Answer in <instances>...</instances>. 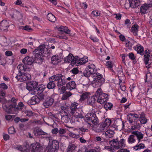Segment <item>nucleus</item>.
Listing matches in <instances>:
<instances>
[{"label": "nucleus", "mask_w": 152, "mask_h": 152, "mask_svg": "<svg viewBox=\"0 0 152 152\" xmlns=\"http://www.w3.org/2000/svg\"><path fill=\"white\" fill-rule=\"evenodd\" d=\"M74 56L71 53H70L67 56L64 58L65 62L71 63V61L73 60Z\"/></svg>", "instance_id": "nucleus-34"}, {"label": "nucleus", "mask_w": 152, "mask_h": 152, "mask_svg": "<svg viewBox=\"0 0 152 152\" xmlns=\"http://www.w3.org/2000/svg\"><path fill=\"white\" fill-rule=\"evenodd\" d=\"M35 98L34 96L31 98L29 100L28 102V104L29 105H34L35 104Z\"/></svg>", "instance_id": "nucleus-54"}, {"label": "nucleus", "mask_w": 152, "mask_h": 152, "mask_svg": "<svg viewBox=\"0 0 152 152\" xmlns=\"http://www.w3.org/2000/svg\"><path fill=\"white\" fill-rule=\"evenodd\" d=\"M2 39L3 40L2 45L4 46H7L9 44V41H7L6 38L4 37H2Z\"/></svg>", "instance_id": "nucleus-52"}, {"label": "nucleus", "mask_w": 152, "mask_h": 152, "mask_svg": "<svg viewBox=\"0 0 152 152\" xmlns=\"http://www.w3.org/2000/svg\"><path fill=\"white\" fill-rule=\"evenodd\" d=\"M76 147V145L73 142H69L66 149L67 152H74Z\"/></svg>", "instance_id": "nucleus-17"}, {"label": "nucleus", "mask_w": 152, "mask_h": 152, "mask_svg": "<svg viewBox=\"0 0 152 152\" xmlns=\"http://www.w3.org/2000/svg\"><path fill=\"white\" fill-rule=\"evenodd\" d=\"M66 86L67 89L71 91L75 88L76 84L75 81H71L67 83Z\"/></svg>", "instance_id": "nucleus-21"}, {"label": "nucleus", "mask_w": 152, "mask_h": 152, "mask_svg": "<svg viewBox=\"0 0 152 152\" xmlns=\"http://www.w3.org/2000/svg\"><path fill=\"white\" fill-rule=\"evenodd\" d=\"M78 105V104L77 103H74L72 104L71 105L70 110H69L68 111L69 112H71L77 111Z\"/></svg>", "instance_id": "nucleus-37"}, {"label": "nucleus", "mask_w": 152, "mask_h": 152, "mask_svg": "<svg viewBox=\"0 0 152 152\" xmlns=\"http://www.w3.org/2000/svg\"><path fill=\"white\" fill-rule=\"evenodd\" d=\"M129 58L132 60H134L135 59L134 55L132 53H129Z\"/></svg>", "instance_id": "nucleus-64"}, {"label": "nucleus", "mask_w": 152, "mask_h": 152, "mask_svg": "<svg viewBox=\"0 0 152 152\" xmlns=\"http://www.w3.org/2000/svg\"><path fill=\"white\" fill-rule=\"evenodd\" d=\"M26 88L31 92L38 85V83L35 81H31L27 83Z\"/></svg>", "instance_id": "nucleus-9"}, {"label": "nucleus", "mask_w": 152, "mask_h": 152, "mask_svg": "<svg viewBox=\"0 0 152 152\" xmlns=\"http://www.w3.org/2000/svg\"><path fill=\"white\" fill-rule=\"evenodd\" d=\"M23 106V104L21 102H20L17 105V104H14L13 106V107H14V109L16 110L17 111L21 110Z\"/></svg>", "instance_id": "nucleus-38"}, {"label": "nucleus", "mask_w": 152, "mask_h": 152, "mask_svg": "<svg viewBox=\"0 0 152 152\" xmlns=\"http://www.w3.org/2000/svg\"><path fill=\"white\" fill-rule=\"evenodd\" d=\"M86 69L88 70V72H90L92 74L96 73L97 71V69L96 68L95 65L93 64H90Z\"/></svg>", "instance_id": "nucleus-25"}, {"label": "nucleus", "mask_w": 152, "mask_h": 152, "mask_svg": "<svg viewBox=\"0 0 152 152\" xmlns=\"http://www.w3.org/2000/svg\"><path fill=\"white\" fill-rule=\"evenodd\" d=\"M23 61L25 64L31 65L34 62V61L32 58L27 56L24 58Z\"/></svg>", "instance_id": "nucleus-19"}, {"label": "nucleus", "mask_w": 152, "mask_h": 152, "mask_svg": "<svg viewBox=\"0 0 152 152\" xmlns=\"http://www.w3.org/2000/svg\"><path fill=\"white\" fill-rule=\"evenodd\" d=\"M118 142V140L117 139H113L110 141L109 144L112 146L114 147L115 148L117 149Z\"/></svg>", "instance_id": "nucleus-41"}, {"label": "nucleus", "mask_w": 152, "mask_h": 152, "mask_svg": "<svg viewBox=\"0 0 152 152\" xmlns=\"http://www.w3.org/2000/svg\"><path fill=\"white\" fill-rule=\"evenodd\" d=\"M33 132L34 135L36 136L48 135L47 133L44 132L41 129L38 127L34 128Z\"/></svg>", "instance_id": "nucleus-13"}, {"label": "nucleus", "mask_w": 152, "mask_h": 152, "mask_svg": "<svg viewBox=\"0 0 152 152\" xmlns=\"http://www.w3.org/2000/svg\"><path fill=\"white\" fill-rule=\"evenodd\" d=\"M113 107V104L109 102L106 103L104 105V108L106 110L108 109L110 110Z\"/></svg>", "instance_id": "nucleus-49"}, {"label": "nucleus", "mask_w": 152, "mask_h": 152, "mask_svg": "<svg viewBox=\"0 0 152 152\" xmlns=\"http://www.w3.org/2000/svg\"><path fill=\"white\" fill-rule=\"evenodd\" d=\"M135 43V42L132 40L131 41L128 42H126V47H128L129 49H132V46Z\"/></svg>", "instance_id": "nucleus-45"}, {"label": "nucleus", "mask_w": 152, "mask_h": 152, "mask_svg": "<svg viewBox=\"0 0 152 152\" xmlns=\"http://www.w3.org/2000/svg\"><path fill=\"white\" fill-rule=\"evenodd\" d=\"M50 82L48 83L47 87L49 89H51L54 88L56 87L55 84L54 82L55 81L53 80L52 79V77L50 79Z\"/></svg>", "instance_id": "nucleus-29"}, {"label": "nucleus", "mask_w": 152, "mask_h": 152, "mask_svg": "<svg viewBox=\"0 0 152 152\" xmlns=\"http://www.w3.org/2000/svg\"><path fill=\"white\" fill-rule=\"evenodd\" d=\"M59 148L58 142L53 140L50 141L48 146L46 148V152H56Z\"/></svg>", "instance_id": "nucleus-6"}, {"label": "nucleus", "mask_w": 152, "mask_h": 152, "mask_svg": "<svg viewBox=\"0 0 152 152\" xmlns=\"http://www.w3.org/2000/svg\"><path fill=\"white\" fill-rule=\"evenodd\" d=\"M140 121L141 123L143 124H146L147 122V119L145 116L144 114L142 113L140 115Z\"/></svg>", "instance_id": "nucleus-36"}, {"label": "nucleus", "mask_w": 152, "mask_h": 152, "mask_svg": "<svg viewBox=\"0 0 152 152\" xmlns=\"http://www.w3.org/2000/svg\"><path fill=\"white\" fill-rule=\"evenodd\" d=\"M135 137L133 135H130L128 138V142L129 143H132L134 142L135 141Z\"/></svg>", "instance_id": "nucleus-42"}, {"label": "nucleus", "mask_w": 152, "mask_h": 152, "mask_svg": "<svg viewBox=\"0 0 152 152\" xmlns=\"http://www.w3.org/2000/svg\"><path fill=\"white\" fill-rule=\"evenodd\" d=\"M38 94V97L41 101L44 98H47L46 96L45 95L44 93H39Z\"/></svg>", "instance_id": "nucleus-55"}, {"label": "nucleus", "mask_w": 152, "mask_h": 152, "mask_svg": "<svg viewBox=\"0 0 152 152\" xmlns=\"http://www.w3.org/2000/svg\"><path fill=\"white\" fill-rule=\"evenodd\" d=\"M130 5L133 8L138 7L140 5L139 0H129Z\"/></svg>", "instance_id": "nucleus-22"}, {"label": "nucleus", "mask_w": 152, "mask_h": 152, "mask_svg": "<svg viewBox=\"0 0 152 152\" xmlns=\"http://www.w3.org/2000/svg\"><path fill=\"white\" fill-rule=\"evenodd\" d=\"M17 99H16L15 97H12L11 99L8 100V102L9 103H11L13 104H17L16 102L17 100Z\"/></svg>", "instance_id": "nucleus-57"}, {"label": "nucleus", "mask_w": 152, "mask_h": 152, "mask_svg": "<svg viewBox=\"0 0 152 152\" xmlns=\"http://www.w3.org/2000/svg\"><path fill=\"white\" fill-rule=\"evenodd\" d=\"M66 114L63 116L61 115V120L65 123H67L70 119L71 116L70 112H69L64 111Z\"/></svg>", "instance_id": "nucleus-15"}, {"label": "nucleus", "mask_w": 152, "mask_h": 152, "mask_svg": "<svg viewBox=\"0 0 152 152\" xmlns=\"http://www.w3.org/2000/svg\"><path fill=\"white\" fill-rule=\"evenodd\" d=\"M51 61L53 64H56L61 61V58L57 55H55L52 57Z\"/></svg>", "instance_id": "nucleus-23"}, {"label": "nucleus", "mask_w": 152, "mask_h": 152, "mask_svg": "<svg viewBox=\"0 0 152 152\" xmlns=\"http://www.w3.org/2000/svg\"><path fill=\"white\" fill-rule=\"evenodd\" d=\"M88 93L85 92V93H83L82 94L81 96L80 100L81 101L84 100L86 99V98H88Z\"/></svg>", "instance_id": "nucleus-51"}, {"label": "nucleus", "mask_w": 152, "mask_h": 152, "mask_svg": "<svg viewBox=\"0 0 152 152\" xmlns=\"http://www.w3.org/2000/svg\"><path fill=\"white\" fill-rule=\"evenodd\" d=\"M45 101L43 103V105L46 108H48L51 106L53 102V99L50 97H47Z\"/></svg>", "instance_id": "nucleus-14"}, {"label": "nucleus", "mask_w": 152, "mask_h": 152, "mask_svg": "<svg viewBox=\"0 0 152 152\" xmlns=\"http://www.w3.org/2000/svg\"><path fill=\"white\" fill-rule=\"evenodd\" d=\"M10 25L9 21L3 20L0 23V29L3 31L7 30Z\"/></svg>", "instance_id": "nucleus-11"}, {"label": "nucleus", "mask_w": 152, "mask_h": 152, "mask_svg": "<svg viewBox=\"0 0 152 152\" xmlns=\"http://www.w3.org/2000/svg\"><path fill=\"white\" fill-rule=\"evenodd\" d=\"M101 91V88L98 89L95 94V96L96 98H97V102L101 104H103L107 101L108 99L107 96Z\"/></svg>", "instance_id": "nucleus-5"}, {"label": "nucleus", "mask_w": 152, "mask_h": 152, "mask_svg": "<svg viewBox=\"0 0 152 152\" xmlns=\"http://www.w3.org/2000/svg\"><path fill=\"white\" fill-rule=\"evenodd\" d=\"M146 4H144L140 8V11L141 12L145 14L146 12V10L149 8L148 6H147Z\"/></svg>", "instance_id": "nucleus-40"}, {"label": "nucleus", "mask_w": 152, "mask_h": 152, "mask_svg": "<svg viewBox=\"0 0 152 152\" xmlns=\"http://www.w3.org/2000/svg\"><path fill=\"white\" fill-rule=\"evenodd\" d=\"M145 147L144 144L142 143H138L136 146L134 147V148L135 150H137L138 149L143 148Z\"/></svg>", "instance_id": "nucleus-43"}, {"label": "nucleus", "mask_w": 152, "mask_h": 152, "mask_svg": "<svg viewBox=\"0 0 152 152\" xmlns=\"http://www.w3.org/2000/svg\"><path fill=\"white\" fill-rule=\"evenodd\" d=\"M89 80L93 85H95V87L100 86L104 81V79L102 77V75L97 72H96L90 75Z\"/></svg>", "instance_id": "nucleus-2"}, {"label": "nucleus", "mask_w": 152, "mask_h": 152, "mask_svg": "<svg viewBox=\"0 0 152 152\" xmlns=\"http://www.w3.org/2000/svg\"><path fill=\"white\" fill-rule=\"evenodd\" d=\"M64 28V32L66 34H70V31L69 29L66 26H60V29H63V28Z\"/></svg>", "instance_id": "nucleus-50"}, {"label": "nucleus", "mask_w": 152, "mask_h": 152, "mask_svg": "<svg viewBox=\"0 0 152 152\" xmlns=\"http://www.w3.org/2000/svg\"><path fill=\"white\" fill-rule=\"evenodd\" d=\"M17 68L19 69V73H23L21 72V71H25L26 69L24 65L22 64L19 65L18 66Z\"/></svg>", "instance_id": "nucleus-48"}, {"label": "nucleus", "mask_w": 152, "mask_h": 152, "mask_svg": "<svg viewBox=\"0 0 152 152\" xmlns=\"http://www.w3.org/2000/svg\"><path fill=\"white\" fill-rule=\"evenodd\" d=\"M52 79L57 82L56 84L58 87L64 85L66 83L65 77L61 74H57L52 76Z\"/></svg>", "instance_id": "nucleus-4"}, {"label": "nucleus", "mask_w": 152, "mask_h": 152, "mask_svg": "<svg viewBox=\"0 0 152 152\" xmlns=\"http://www.w3.org/2000/svg\"><path fill=\"white\" fill-rule=\"evenodd\" d=\"M14 147L23 152H28L29 151V149L28 148L25 149V148H23L21 145H15L14 146Z\"/></svg>", "instance_id": "nucleus-39"}, {"label": "nucleus", "mask_w": 152, "mask_h": 152, "mask_svg": "<svg viewBox=\"0 0 152 152\" xmlns=\"http://www.w3.org/2000/svg\"><path fill=\"white\" fill-rule=\"evenodd\" d=\"M132 134L135 135L137 138L138 141H140V140L142 139L143 137V134L140 132L138 131H133Z\"/></svg>", "instance_id": "nucleus-27"}, {"label": "nucleus", "mask_w": 152, "mask_h": 152, "mask_svg": "<svg viewBox=\"0 0 152 152\" xmlns=\"http://www.w3.org/2000/svg\"><path fill=\"white\" fill-rule=\"evenodd\" d=\"M149 50H148V52L144 55L145 58L144 61H149V57L150 56V53L149 52Z\"/></svg>", "instance_id": "nucleus-56"}, {"label": "nucleus", "mask_w": 152, "mask_h": 152, "mask_svg": "<svg viewBox=\"0 0 152 152\" xmlns=\"http://www.w3.org/2000/svg\"><path fill=\"white\" fill-rule=\"evenodd\" d=\"M8 132L9 134H13L15 132V129L13 127H11L8 129Z\"/></svg>", "instance_id": "nucleus-58"}, {"label": "nucleus", "mask_w": 152, "mask_h": 152, "mask_svg": "<svg viewBox=\"0 0 152 152\" xmlns=\"http://www.w3.org/2000/svg\"><path fill=\"white\" fill-rule=\"evenodd\" d=\"M25 113L26 114V116L30 117L33 115V113L31 111L26 110L25 112Z\"/></svg>", "instance_id": "nucleus-59"}, {"label": "nucleus", "mask_w": 152, "mask_h": 152, "mask_svg": "<svg viewBox=\"0 0 152 152\" xmlns=\"http://www.w3.org/2000/svg\"><path fill=\"white\" fill-rule=\"evenodd\" d=\"M85 120L91 126H93V125H96L99 123L98 119L94 113L88 114L86 116Z\"/></svg>", "instance_id": "nucleus-3"}, {"label": "nucleus", "mask_w": 152, "mask_h": 152, "mask_svg": "<svg viewBox=\"0 0 152 152\" xmlns=\"http://www.w3.org/2000/svg\"><path fill=\"white\" fill-rule=\"evenodd\" d=\"M14 104H11L9 107L7 108L6 111L8 113H12L16 114L17 113L16 110L14 109V107H13Z\"/></svg>", "instance_id": "nucleus-24"}, {"label": "nucleus", "mask_w": 152, "mask_h": 152, "mask_svg": "<svg viewBox=\"0 0 152 152\" xmlns=\"http://www.w3.org/2000/svg\"><path fill=\"white\" fill-rule=\"evenodd\" d=\"M70 115H71V116H72V118L74 117L76 118H82L83 117L81 114L78 113L76 111L73 112H70Z\"/></svg>", "instance_id": "nucleus-28"}, {"label": "nucleus", "mask_w": 152, "mask_h": 152, "mask_svg": "<svg viewBox=\"0 0 152 152\" xmlns=\"http://www.w3.org/2000/svg\"><path fill=\"white\" fill-rule=\"evenodd\" d=\"M99 125V128L97 129V132H103V131L106 129V128L102 123L101 124Z\"/></svg>", "instance_id": "nucleus-47"}, {"label": "nucleus", "mask_w": 152, "mask_h": 152, "mask_svg": "<svg viewBox=\"0 0 152 152\" xmlns=\"http://www.w3.org/2000/svg\"><path fill=\"white\" fill-rule=\"evenodd\" d=\"M114 133L113 131L108 130L105 132H103L102 135H104L107 139H109L113 137Z\"/></svg>", "instance_id": "nucleus-18"}, {"label": "nucleus", "mask_w": 152, "mask_h": 152, "mask_svg": "<svg viewBox=\"0 0 152 152\" xmlns=\"http://www.w3.org/2000/svg\"><path fill=\"white\" fill-rule=\"evenodd\" d=\"M72 95L71 92L69 91L66 92L63 96L62 99L65 100L67 99L69 96H71Z\"/></svg>", "instance_id": "nucleus-44"}, {"label": "nucleus", "mask_w": 152, "mask_h": 152, "mask_svg": "<svg viewBox=\"0 0 152 152\" xmlns=\"http://www.w3.org/2000/svg\"><path fill=\"white\" fill-rule=\"evenodd\" d=\"M15 78L18 81L23 82L30 80L31 77L30 75L28 73H18Z\"/></svg>", "instance_id": "nucleus-7"}, {"label": "nucleus", "mask_w": 152, "mask_h": 152, "mask_svg": "<svg viewBox=\"0 0 152 152\" xmlns=\"http://www.w3.org/2000/svg\"><path fill=\"white\" fill-rule=\"evenodd\" d=\"M127 118L129 122L132 124L134 120L137 119V117L134 114H129L127 116Z\"/></svg>", "instance_id": "nucleus-31"}, {"label": "nucleus", "mask_w": 152, "mask_h": 152, "mask_svg": "<svg viewBox=\"0 0 152 152\" xmlns=\"http://www.w3.org/2000/svg\"><path fill=\"white\" fill-rule=\"evenodd\" d=\"M134 49L137 51V53H139L141 55L144 54V48L141 45H137L134 47Z\"/></svg>", "instance_id": "nucleus-20"}, {"label": "nucleus", "mask_w": 152, "mask_h": 152, "mask_svg": "<svg viewBox=\"0 0 152 152\" xmlns=\"http://www.w3.org/2000/svg\"><path fill=\"white\" fill-rule=\"evenodd\" d=\"M92 14L94 16L96 17L99 16L100 15L99 12L96 10L93 11L92 12Z\"/></svg>", "instance_id": "nucleus-63"}, {"label": "nucleus", "mask_w": 152, "mask_h": 152, "mask_svg": "<svg viewBox=\"0 0 152 152\" xmlns=\"http://www.w3.org/2000/svg\"><path fill=\"white\" fill-rule=\"evenodd\" d=\"M111 123V121L110 119H106L105 120L104 122L102 124L106 128L107 127L110 126V124Z\"/></svg>", "instance_id": "nucleus-46"}, {"label": "nucleus", "mask_w": 152, "mask_h": 152, "mask_svg": "<svg viewBox=\"0 0 152 152\" xmlns=\"http://www.w3.org/2000/svg\"><path fill=\"white\" fill-rule=\"evenodd\" d=\"M32 150L29 151L28 152H36L38 151L39 149L41 148L40 144L38 142L34 143L31 144Z\"/></svg>", "instance_id": "nucleus-16"}, {"label": "nucleus", "mask_w": 152, "mask_h": 152, "mask_svg": "<svg viewBox=\"0 0 152 152\" xmlns=\"http://www.w3.org/2000/svg\"><path fill=\"white\" fill-rule=\"evenodd\" d=\"M125 142V140L123 139H121L119 141H118L117 149L121 148L124 147L126 145Z\"/></svg>", "instance_id": "nucleus-32"}, {"label": "nucleus", "mask_w": 152, "mask_h": 152, "mask_svg": "<svg viewBox=\"0 0 152 152\" xmlns=\"http://www.w3.org/2000/svg\"><path fill=\"white\" fill-rule=\"evenodd\" d=\"M80 64H84L88 61V59L87 58H81Z\"/></svg>", "instance_id": "nucleus-60"}, {"label": "nucleus", "mask_w": 152, "mask_h": 152, "mask_svg": "<svg viewBox=\"0 0 152 152\" xmlns=\"http://www.w3.org/2000/svg\"><path fill=\"white\" fill-rule=\"evenodd\" d=\"M88 70L87 69L85 70L83 72V75L84 76L86 77H88V78L90 77V76L92 75L90 72H88Z\"/></svg>", "instance_id": "nucleus-53"}, {"label": "nucleus", "mask_w": 152, "mask_h": 152, "mask_svg": "<svg viewBox=\"0 0 152 152\" xmlns=\"http://www.w3.org/2000/svg\"><path fill=\"white\" fill-rule=\"evenodd\" d=\"M10 15L12 18L18 20L22 19L23 16V13L21 11L16 10H14L13 14H10Z\"/></svg>", "instance_id": "nucleus-8"}, {"label": "nucleus", "mask_w": 152, "mask_h": 152, "mask_svg": "<svg viewBox=\"0 0 152 152\" xmlns=\"http://www.w3.org/2000/svg\"><path fill=\"white\" fill-rule=\"evenodd\" d=\"M96 99L95 96H89L87 100V103L89 105H92L94 103Z\"/></svg>", "instance_id": "nucleus-26"}, {"label": "nucleus", "mask_w": 152, "mask_h": 152, "mask_svg": "<svg viewBox=\"0 0 152 152\" xmlns=\"http://www.w3.org/2000/svg\"><path fill=\"white\" fill-rule=\"evenodd\" d=\"M138 26L137 24L134 25L132 27L131 29V31L132 32L133 34L136 36L137 35V32H138Z\"/></svg>", "instance_id": "nucleus-30"}, {"label": "nucleus", "mask_w": 152, "mask_h": 152, "mask_svg": "<svg viewBox=\"0 0 152 152\" xmlns=\"http://www.w3.org/2000/svg\"><path fill=\"white\" fill-rule=\"evenodd\" d=\"M47 18L49 20L52 22H55L56 20V17L51 13H49L48 14Z\"/></svg>", "instance_id": "nucleus-35"}, {"label": "nucleus", "mask_w": 152, "mask_h": 152, "mask_svg": "<svg viewBox=\"0 0 152 152\" xmlns=\"http://www.w3.org/2000/svg\"><path fill=\"white\" fill-rule=\"evenodd\" d=\"M0 88L3 89H6L8 88L7 86L4 83L0 84Z\"/></svg>", "instance_id": "nucleus-61"}, {"label": "nucleus", "mask_w": 152, "mask_h": 152, "mask_svg": "<svg viewBox=\"0 0 152 152\" xmlns=\"http://www.w3.org/2000/svg\"><path fill=\"white\" fill-rule=\"evenodd\" d=\"M46 49L44 45H40L33 52V54L34 56V62L39 64H42L44 58L42 56L43 53H44Z\"/></svg>", "instance_id": "nucleus-1"}, {"label": "nucleus", "mask_w": 152, "mask_h": 152, "mask_svg": "<svg viewBox=\"0 0 152 152\" xmlns=\"http://www.w3.org/2000/svg\"><path fill=\"white\" fill-rule=\"evenodd\" d=\"M45 87L44 85H42L36 87V88L31 93V94L34 95L38 94L41 93L44 91Z\"/></svg>", "instance_id": "nucleus-12"}, {"label": "nucleus", "mask_w": 152, "mask_h": 152, "mask_svg": "<svg viewBox=\"0 0 152 152\" xmlns=\"http://www.w3.org/2000/svg\"><path fill=\"white\" fill-rule=\"evenodd\" d=\"M66 132V131L65 129L62 128H60L58 130V132L59 134H64Z\"/></svg>", "instance_id": "nucleus-62"}, {"label": "nucleus", "mask_w": 152, "mask_h": 152, "mask_svg": "<svg viewBox=\"0 0 152 152\" xmlns=\"http://www.w3.org/2000/svg\"><path fill=\"white\" fill-rule=\"evenodd\" d=\"M114 126L117 130H121L124 126V123L121 120L118 119L115 121Z\"/></svg>", "instance_id": "nucleus-10"}, {"label": "nucleus", "mask_w": 152, "mask_h": 152, "mask_svg": "<svg viewBox=\"0 0 152 152\" xmlns=\"http://www.w3.org/2000/svg\"><path fill=\"white\" fill-rule=\"evenodd\" d=\"M81 58H79L77 56L74 57L73 60L71 61V65L72 66L74 65L76 63L80 64Z\"/></svg>", "instance_id": "nucleus-33"}]
</instances>
